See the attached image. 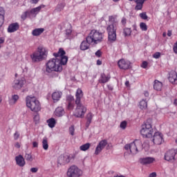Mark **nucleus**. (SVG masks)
Returning <instances> with one entry per match:
<instances>
[{
	"mask_svg": "<svg viewBox=\"0 0 177 177\" xmlns=\"http://www.w3.org/2000/svg\"><path fill=\"white\" fill-rule=\"evenodd\" d=\"M156 176H157V174L156 172H153L150 174L149 176V177H156Z\"/></svg>",
	"mask_w": 177,
	"mask_h": 177,
	"instance_id": "53",
	"label": "nucleus"
},
{
	"mask_svg": "<svg viewBox=\"0 0 177 177\" xmlns=\"http://www.w3.org/2000/svg\"><path fill=\"white\" fill-rule=\"evenodd\" d=\"M162 35H163V37H167V33L166 32H163Z\"/></svg>",
	"mask_w": 177,
	"mask_h": 177,
	"instance_id": "63",
	"label": "nucleus"
},
{
	"mask_svg": "<svg viewBox=\"0 0 177 177\" xmlns=\"http://www.w3.org/2000/svg\"><path fill=\"white\" fill-rule=\"evenodd\" d=\"M75 131V129H74V126H71L69 127V133L72 136H74V132Z\"/></svg>",
	"mask_w": 177,
	"mask_h": 177,
	"instance_id": "41",
	"label": "nucleus"
},
{
	"mask_svg": "<svg viewBox=\"0 0 177 177\" xmlns=\"http://www.w3.org/2000/svg\"><path fill=\"white\" fill-rule=\"evenodd\" d=\"M110 78H111L110 75H106L104 73H102L101 74L99 82L100 84H106V82H109V81H110Z\"/></svg>",
	"mask_w": 177,
	"mask_h": 177,
	"instance_id": "23",
	"label": "nucleus"
},
{
	"mask_svg": "<svg viewBox=\"0 0 177 177\" xmlns=\"http://www.w3.org/2000/svg\"><path fill=\"white\" fill-rule=\"evenodd\" d=\"M25 159L27 161H30L31 162L32 161V156H31V154H30V153H26L25 155Z\"/></svg>",
	"mask_w": 177,
	"mask_h": 177,
	"instance_id": "39",
	"label": "nucleus"
},
{
	"mask_svg": "<svg viewBox=\"0 0 177 177\" xmlns=\"http://www.w3.org/2000/svg\"><path fill=\"white\" fill-rule=\"evenodd\" d=\"M121 23L123 24V26H125V24H127V19L123 17L121 20Z\"/></svg>",
	"mask_w": 177,
	"mask_h": 177,
	"instance_id": "51",
	"label": "nucleus"
},
{
	"mask_svg": "<svg viewBox=\"0 0 177 177\" xmlns=\"http://www.w3.org/2000/svg\"><path fill=\"white\" fill-rule=\"evenodd\" d=\"M26 84V80L24 78L16 79L12 83V88L16 89L17 91L19 89H21L24 84Z\"/></svg>",
	"mask_w": 177,
	"mask_h": 177,
	"instance_id": "11",
	"label": "nucleus"
},
{
	"mask_svg": "<svg viewBox=\"0 0 177 177\" xmlns=\"http://www.w3.org/2000/svg\"><path fill=\"white\" fill-rule=\"evenodd\" d=\"M148 66V63L146 61H144L141 65V67H142V68H147Z\"/></svg>",
	"mask_w": 177,
	"mask_h": 177,
	"instance_id": "47",
	"label": "nucleus"
},
{
	"mask_svg": "<svg viewBox=\"0 0 177 177\" xmlns=\"http://www.w3.org/2000/svg\"><path fill=\"white\" fill-rule=\"evenodd\" d=\"M65 35L67 39H71L73 38V30H71V25H69V28L66 30Z\"/></svg>",
	"mask_w": 177,
	"mask_h": 177,
	"instance_id": "28",
	"label": "nucleus"
},
{
	"mask_svg": "<svg viewBox=\"0 0 177 177\" xmlns=\"http://www.w3.org/2000/svg\"><path fill=\"white\" fill-rule=\"evenodd\" d=\"M82 171L75 165L71 166L67 171V177H80Z\"/></svg>",
	"mask_w": 177,
	"mask_h": 177,
	"instance_id": "9",
	"label": "nucleus"
},
{
	"mask_svg": "<svg viewBox=\"0 0 177 177\" xmlns=\"http://www.w3.org/2000/svg\"><path fill=\"white\" fill-rule=\"evenodd\" d=\"M62 95H63V93H62L61 91H57L52 93L51 97L54 103H56V102H59V100L62 99Z\"/></svg>",
	"mask_w": 177,
	"mask_h": 177,
	"instance_id": "17",
	"label": "nucleus"
},
{
	"mask_svg": "<svg viewBox=\"0 0 177 177\" xmlns=\"http://www.w3.org/2000/svg\"><path fill=\"white\" fill-rule=\"evenodd\" d=\"M92 43H89L87 40V37L86 38V40H84L81 44H80V49L81 50H88L89 49V45H91Z\"/></svg>",
	"mask_w": 177,
	"mask_h": 177,
	"instance_id": "24",
	"label": "nucleus"
},
{
	"mask_svg": "<svg viewBox=\"0 0 177 177\" xmlns=\"http://www.w3.org/2000/svg\"><path fill=\"white\" fill-rule=\"evenodd\" d=\"M93 118V115L92 113H88L86 115V120H87L86 122V128H89L91 123L92 122V119Z\"/></svg>",
	"mask_w": 177,
	"mask_h": 177,
	"instance_id": "26",
	"label": "nucleus"
},
{
	"mask_svg": "<svg viewBox=\"0 0 177 177\" xmlns=\"http://www.w3.org/2000/svg\"><path fill=\"white\" fill-rule=\"evenodd\" d=\"M125 85H126V86H129V81H127L125 82Z\"/></svg>",
	"mask_w": 177,
	"mask_h": 177,
	"instance_id": "61",
	"label": "nucleus"
},
{
	"mask_svg": "<svg viewBox=\"0 0 177 177\" xmlns=\"http://www.w3.org/2000/svg\"><path fill=\"white\" fill-rule=\"evenodd\" d=\"M46 56V49L42 46H39L37 50L30 55V59L32 63H38L45 59Z\"/></svg>",
	"mask_w": 177,
	"mask_h": 177,
	"instance_id": "7",
	"label": "nucleus"
},
{
	"mask_svg": "<svg viewBox=\"0 0 177 177\" xmlns=\"http://www.w3.org/2000/svg\"><path fill=\"white\" fill-rule=\"evenodd\" d=\"M107 86H108V89L109 90V91H113V86H111V85H107Z\"/></svg>",
	"mask_w": 177,
	"mask_h": 177,
	"instance_id": "58",
	"label": "nucleus"
},
{
	"mask_svg": "<svg viewBox=\"0 0 177 177\" xmlns=\"http://www.w3.org/2000/svg\"><path fill=\"white\" fill-rule=\"evenodd\" d=\"M20 138V133L19 131H15L14 133V139L15 140H17Z\"/></svg>",
	"mask_w": 177,
	"mask_h": 177,
	"instance_id": "43",
	"label": "nucleus"
},
{
	"mask_svg": "<svg viewBox=\"0 0 177 177\" xmlns=\"http://www.w3.org/2000/svg\"><path fill=\"white\" fill-rule=\"evenodd\" d=\"M124 149L129 151V154L135 156V154H138L139 151L143 150V145L140 140H136L130 144H127L124 146Z\"/></svg>",
	"mask_w": 177,
	"mask_h": 177,
	"instance_id": "4",
	"label": "nucleus"
},
{
	"mask_svg": "<svg viewBox=\"0 0 177 177\" xmlns=\"http://www.w3.org/2000/svg\"><path fill=\"white\" fill-rule=\"evenodd\" d=\"M140 28L142 31H147V25H146V24L144 22H141L140 24Z\"/></svg>",
	"mask_w": 177,
	"mask_h": 177,
	"instance_id": "38",
	"label": "nucleus"
},
{
	"mask_svg": "<svg viewBox=\"0 0 177 177\" xmlns=\"http://www.w3.org/2000/svg\"><path fill=\"white\" fill-rule=\"evenodd\" d=\"M95 56H97V57H101L102 56V51L100 50H98L95 53Z\"/></svg>",
	"mask_w": 177,
	"mask_h": 177,
	"instance_id": "49",
	"label": "nucleus"
},
{
	"mask_svg": "<svg viewBox=\"0 0 177 177\" xmlns=\"http://www.w3.org/2000/svg\"><path fill=\"white\" fill-rule=\"evenodd\" d=\"M87 41L89 43L97 45V44H99L103 41V34L96 30H93L89 33L87 37Z\"/></svg>",
	"mask_w": 177,
	"mask_h": 177,
	"instance_id": "8",
	"label": "nucleus"
},
{
	"mask_svg": "<svg viewBox=\"0 0 177 177\" xmlns=\"http://www.w3.org/2000/svg\"><path fill=\"white\" fill-rule=\"evenodd\" d=\"M5 44V38L0 37V45Z\"/></svg>",
	"mask_w": 177,
	"mask_h": 177,
	"instance_id": "52",
	"label": "nucleus"
},
{
	"mask_svg": "<svg viewBox=\"0 0 177 177\" xmlns=\"http://www.w3.org/2000/svg\"><path fill=\"white\" fill-rule=\"evenodd\" d=\"M42 146L44 150H48V149H49V145H48V138L46 137L43 138Z\"/></svg>",
	"mask_w": 177,
	"mask_h": 177,
	"instance_id": "33",
	"label": "nucleus"
},
{
	"mask_svg": "<svg viewBox=\"0 0 177 177\" xmlns=\"http://www.w3.org/2000/svg\"><path fill=\"white\" fill-rule=\"evenodd\" d=\"M45 5H41L37 8H32L29 11L30 16H37L38 13L41 11V9H44Z\"/></svg>",
	"mask_w": 177,
	"mask_h": 177,
	"instance_id": "20",
	"label": "nucleus"
},
{
	"mask_svg": "<svg viewBox=\"0 0 177 177\" xmlns=\"http://www.w3.org/2000/svg\"><path fill=\"white\" fill-rule=\"evenodd\" d=\"M30 172H32V174H35L38 172V167H32L30 169Z\"/></svg>",
	"mask_w": 177,
	"mask_h": 177,
	"instance_id": "48",
	"label": "nucleus"
},
{
	"mask_svg": "<svg viewBox=\"0 0 177 177\" xmlns=\"http://www.w3.org/2000/svg\"><path fill=\"white\" fill-rule=\"evenodd\" d=\"M174 104H175L176 106H177V100H176H176H174Z\"/></svg>",
	"mask_w": 177,
	"mask_h": 177,
	"instance_id": "62",
	"label": "nucleus"
},
{
	"mask_svg": "<svg viewBox=\"0 0 177 177\" xmlns=\"http://www.w3.org/2000/svg\"><path fill=\"white\" fill-rule=\"evenodd\" d=\"M140 133L143 138H153L154 130L153 129V126L151 125V120H148L145 123L142 124Z\"/></svg>",
	"mask_w": 177,
	"mask_h": 177,
	"instance_id": "6",
	"label": "nucleus"
},
{
	"mask_svg": "<svg viewBox=\"0 0 177 177\" xmlns=\"http://www.w3.org/2000/svg\"><path fill=\"white\" fill-rule=\"evenodd\" d=\"M169 80L171 84H177V73L175 71L170 72Z\"/></svg>",
	"mask_w": 177,
	"mask_h": 177,
	"instance_id": "22",
	"label": "nucleus"
},
{
	"mask_svg": "<svg viewBox=\"0 0 177 177\" xmlns=\"http://www.w3.org/2000/svg\"><path fill=\"white\" fill-rule=\"evenodd\" d=\"M144 95H145V97H149V92L145 91Z\"/></svg>",
	"mask_w": 177,
	"mask_h": 177,
	"instance_id": "59",
	"label": "nucleus"
},
{
	"mask_svg": "<svg viewBox=\"0 0 177 177\" xmlns=\"http://www.w3.org/2000/svg\"><path fill=\"white\" fill-rule=\"evenodd\" d=\"M30 16H31L30 14V11H26L21 15V17L22 20H26L27 17H30Z\"/></svg>",
	"mask_w": 177,
	"mask_h": 177,
	"instance_id": "36",
	"label": "nucleus"
},
{
	"mask_svg": "<svg viewBox=\"0 0 177 177\" xmlns=\"http://www.w3.org/2000/svg\"><path fill=\"white\" fill-rule=\"evenodd\" d=\"M47 124L49 127V128H55L56 125V120L55 118H51L48 120H47Z\"/></svg>",
	"mask_w": 177,
	"mask_h": 177,
	"instance_id": "32",
	"label": "nucleus"
},
{
	"mask_svg": "<svg viewBox=\"0 0 177 177\" xmlns=\"http://www.w3.org/2000/svg\"><path fill=\"white\" fill-rule=\"evenodd\" d=\"M176 154H177L176 149L169 150L165 154V160H166V161H169L170 162H174L175 160V156H176Z\"/></svg>",
	"mask_w": 177,
	"mask_h": 177,
	"instance_id": "10",
	"label": "nucleus"
},
{
	"mask_svg": "<svg viewBox=\"0 0 177 177\" xmlns=\"http://www.w3.org/2000/svg\"><path fill=\"white\" fill-rule=\"evenodd\" d=\"M139 107L141 110H146L147 109V100L142 99L139 103Z\"/></svg>",
	"mask_w": 177,
	"mask_h": 177,
	"instance_id": "31",
	"label": "nucleus"
},
{
	"mask_svg": "<svg viewBox=\"0 0 177 177\" xmlns=\"http://www.w3.org/2000/svg\"><path fill=\"white\" fill-rule=\"evenodd\" d=\"M33 147H38V142H32Z\"/></svg>",
	"mask_w": 177,
	"mask_h": 177,
	"instance_id": "54",
	"label": "nucleus"
},
{
	"mask_svg": "<svg viewBox=\"0 0 177 177\" xmlns=\"http://www.w3.org/2000/svg\"><path fill=\"white\" fill-rule=\"evenodd\" d=\"M162 88V83H161L158 80H155L154 84H153V89H155V91H161Z\"/></svg>",
	"mask_w": 177,
	"mask_h": 177,
	"instance_id": "29",
	"label": "nucleus"
},
{
	"mask_svg": "<svg viewBox=\"0 0 177 177\" xmlns=\"http://www.w3.org/2000/svg\"><path fill=\"white\" fill-rule=\"evenodd\" d=\"M106 146H107V141L106 140H101L95 148V156H98V154H100V153H102V151L103 150V149H104V147H106Z\"/></svg>",
	"mask_w": 177,
	"mask_h": 177,
	"instance_id": "13",
	"label": "nucleus"
},
{
	"mask_svg": "<svg viewBox=\"0 0 177 177\" xmlns=\"http://www.w3.org/2000/svg\"><path fill=\"white\" fill-rule=\"evenodd\" d=\"M2 102V97L0 95V103Z\"/></svg>",
	"mask_w": 177,
	"mask_h": 177,
	"instance_id": "64",
	"label": "nucleus"
},
{
	"mask_svg": "<svg viewBox=\"0 0 177 177\" xmlns=\"http://www.w3.org/2000/svg\"><path fill=\"white\" fill-rule=\"evenodd\" d=\"M136 6L135 7L136 10H142L143 8V3L146 2V0H136Z\"/></svg>",
	"mask_w": 177,
	"mask_h": 177,
	"instance_id": "25",
	"label": "nucleus"
},
{
	"mask_svg": "<svg viewBox=\"0 0 177 177\" xmlns=\"http://www.w3.org/2000/svg\"><path fill=\"white\" fill-rule=\"evenodd\" d=\"M120 128H122V129H125V128H127V122L123 121L120 123Z\"/></svg>",
	"mask_w": 177,
	"mask_h": 177,
	"instance_id": "45",
	"label": "nucleus"
},
{
	"mask_svg": "<svg viewBox=\"0 0 177 177\" xmlns=\"http://www.w3.org/2000/svg\"><path fill=\"white\" fill-rule=\"evenodd\" d=\"M132 32V30L129 28H126L124 29V34L125 37H129Z\"/></svg>",
	"mask_w": 177,
	"mask_h": 177,
	"instance_id": "37",
	"label": "nucleus"
},
{
	"mask_svg": "<svg viewBox=\"0 0 177 177\" xmlns=\"http://www.w3.org/2000/svg\"><path fill=\"white\" fill-rule=\"evenodd\" d=\"M17 100H19V95H12V100H10V104H15V103H16Z\"/></svg>",
	"mask_w": 177,
	"mask_h": 177,
	"instance_id": "35",
	"label": "nucleus"
},
{
	"mask_svg": "<svg viewBox=\"0 0 177 177\" xmlns=\"http://www.w3.org/2000/svg\"><path fill=\"white\" fill-rule=\"evenodd\" d=\"M39 0H31L32 3H38Z\"/></svg>",
	"mask_w": 177,
	"mask_h": 177,
	"instance_id": "60",
	"label": "nucleus"
},
{
	"mask_svg": "<svg viewBox=\"0 0 177 177\" xmlns=\"http://www.w3.org/2000/svg\"><path fill=\"white\" fill-rule=\"evenodd\" d=\"M118 66L122 70H128V68H131V62L128 60L122 59L118 61Z\"/></svg>",
	"mask_w": 177,
	"mask_h": 177,
	"instance_id": "12",
	"label": "nucleus"
},
{
	"mask_svg": "<svg viewBox=\"0 0 177 177\" xmlns=\"http://www.w3.org/2000/svg\"><path fill=\"white\" fill-rule=\"evenodd\" d=\"M66 102H68V110L74 109V97L73 95H68L66 97Z\"/></svg>",
	"mask_w": 177,
	"mask_h": 177,
	"instance_id": "16",
	"label": "nucleus"
},
{
	"mask_svg": "<svg viewBox=\"0 0 177 177\" xmlns=\"http://www.w3.org/2000/svg\"><path fill=\"white\" fill-rule=\"evenodd\" d=\"M140 17L143 20H147L148 17L147 15H146V12H142L140 14Z\"/></svg>",
	"mask_w": 177,
	"mask_h": 177,
	"instance_id": "42",
	"label": "nucleus"
},
{
	"mask_svg": "<svg viewBox=\"0 0 177 177\" xmlns=\"http://www.w3.org/2000/svg\"><path fill=\"white\" fill-rule=\"evenodd\" d=\"M19 28H20V26L17 22L12 23L8 26V32H16Z\"/></svg>",
	"mask_w": 177,
	"mask_h": 177,
	"instance_id": "18",
	"label": "nucleus"
},
{
	"mask_svg": "<svg viewBox=\"0 0 177 177\" xmlns=\"http://www.w3.org/2000/svg\"><path fill=\"white\" fill-rule=\"evenodd\" d=\"M66 51L63 50V48H59L57 53H54L53 56L55 58L50 59L46 64L45 71L48 74H50V73L53 72H59L63 70V66L67 64V62H68V57L65 56Z\"/></svg>",
	"mask_w": 177,
	"mask_h": 177,
	"instance_id": "1",
	"label": "nucleus"
},
{
	"mask_svg": "<svg viewBox=\"0 0 177 177\" xmlns=\"http://www.w3.org/2000/svg\"><path fill=\"white\" fill-rule=\"evenodd\" d=\"M75 96V104L77 106L75 111V115L77 118H83L84 115H85V113H86V106L81 103V99L82 98V96H84L81 88H78L77 90Z\"/></svg>",
	"mask_w": 177,
	"mask_h": 177,
	"instance_id": "2",
	"label": "nucleus"
},
{
	"mask_svg": "<svg viewBox=\"0 0 177 177\" xmlns=\"http://www.w3.org/2000/svg\"><path fill=\"white\" fill-rule=\"evenodd\" d=\"M173 50L176 55H177V41L174 44Z\"/></svg>",
	"mask_w": 177,
	"mask_h": 177,
	"instance_id": "50",
	"label": "nucleus"
},
{
	"mask_svg": "<svg viewBox=\"0 0 177 177\" xmlns=\"http://www.w3.org/2000/svg\"><path fill=\"white\" fill-rule=\"evenodd\" d=\"M26 106L31 111L38 113L41 111V103L35 97L27 96L26 98Z\"/></svg>",
	"mask_w": 177,
	"mask_h": 177,
	"instance_id": "5",
	"label": "nucleus"
},
{
	"mask_svg": "<svg viewBox=\"0 0 177 177\" xmlns=\"http://www.w3.org/2000/svg\"><path fill=\"white\" fill-rule=\"evenodd\" d=\"M109 23L110 24L106 28L108 41L113 44L117 41V26H118V24L115 21L113 17H109Z\"/></svg>",
	"mask_w": 177,
	"mask_h": 177,
	"instance_id": "3",
	"label": "nucleus"
},
{
	"mask_svg": "<svg viewBox=\"0 0 177 177\" xmlns=\"http://www.w3.org/2000/svg\"><path fill=\"white\" fill-rule=\"evenodd\" d=\"M33 120L35 124H38V122H39V115L38 113L35 115L33 117Z\"/></svg>",
	"mask_w": 177,
	"mask_h": 177,
	"instance_id": "40",
	"label": "nucleus"
},
{
	"mask_svg": "<svg viewBox=\"0 0 177 177\" xmlns=\"http://www.w3.org/2000/svg\"><path fill=\"white\" fill-rule=\"evenodd\" d=\"M91 147V144L90 143H86L82 146H80V150L82 151H86L89 148Z\"/></svg>",
	"mask_w": 177,
	"mask_h": 177,
	"instance_id": "34",
	"label": "nucleus"
},
{
	"mask_svg": "<svg viewBox=\"0 0 177 177\" xmlns=\"http://www.w3.org/2000/svg\"><path fill=\"white\" fill-rule=\"evenodd\" d=\"M156 161V159L153 157H146L140 158V162L142 165H149V164H153Z\"/></svg>",
	"mask_w": 177,
	"mask_h": 177,
	"instance_id": "15",
	"label": "nucleus"
},
{
	"mask_svg": "<svg viewBox=\"0 0 177 177\" xmlns=\"http://www.w3.org/2000/svg\"><path fill=\"white\" fill-rule=\"evenodd\" d=\"M70 162V156L68 155H61L58 158V164H68Z\"/></svg>",
	"mask_w": 177,
	"mask_h": 177,
	"instance_id": "19",
	"label": "nucleus"
},
{
	"mask_svg": "<svg viewBox=\"0 0 177 177\" xmlns=\"http://www.w3.org/2000/svg\"><path fill=\"white\" fill-rule=\"evenodd\" d=\"M154 145H161L162 143V134L160 132H155L152 138Z\"/></svg>",
	"mask_w": 177,
	"mask_h": 177,
	"instance_id": "14",
	"label": "nucleus"
},
{
	"mask_svg": "<svg viewBox=\"0 0 177 177\" xmlns=\"http://www.w3.org/2000/svg\"><path fill=\"white\" fill-rule=\"evenodd\" d=\"M97 66H102V61H100V59L97 60Z\"/></svg>",
	"mask_w": 177,
	"mask_h": 177,
	"instance_id": "56",
	"label": "nucleus"
},
{
	"mask_svg": "<svg viewBox=\"0 0 177 177\" xmlns=\"http://www.w3.org/2000/svg\"><path fill=\"white\" fill-rule=\"evenodd\" d=\"M65 5L64 3H61V4H59L57 7V10L60 12V10H62L63 9V8H64Z\"/></svg>",
	"mask_w": 177,
	"mask_h": 177,
	"instance_id": "44",
	"label": "nucleus"
},
{
	"mask_svg": "<svg viewBox=\"0 0 177 177\" xmlns=\"http://www.w3.org/2000/svg\"><path fill=\"white\" fill-rule=\"evenodd\" d=\"M15 160L17 165H19V167H24V165H26V161L24 160V158L21 155L16 156Z\"/></svg>",
	"mask_w": 177,
	"mask_h": 177,
	"instance_id": "21",
	"label": "nucleus"
},
{
	"mask_svg": "<svg viewBox=\"0 0 177 177\" xmlns=\"http://www.w3.org/2000/svg\"><path fill=\"white\" fill-rule=\"evenodd\" d=\"M44 31H45V29L42 28H35L32 31V35H33V37H38L41 35Z\"/></svg>",
	"mask_w": 177,
	"mask_h": 177,
	"instance_id": "27",
	"label": "nucleus"
},
{
	"mask_svg": "<svg viewBox=\"0 0 177 177\" xmlns=\"http://www.w3.org/2000/svg\"><path fill=\"white\" fill-rule=\"evenodd\" d=\"M160 56H161V53L157 52V53H155L153 55V57L154 59H160Z\"/></svg>",
	"mask_w": 177,
	"mask_h": 177,
	"instance_id": "46",
	"label": "nucleus"
},
{
	"mask_svg": "<svg viewBox=\"0 0 177 177\" xmlns=\"http://www.w3.org/2000/svg\"><path fill=\"white\" fill-rule=\"evenodd\" d=\"M55 114L57 117H62L64 115V109L62 107H58L55 109Z\"/></svg>",
	"mask_w": 177,
	"mask_h": 177,
	"instance_id": "30",
	"label": "nucleus"
},
{
	"mask_svg": "<svg viewBox=\"0 0 177 177\" xmlns=\"http://www.w3.org/2000/svg\"><path fill=\"white\" fill-rule=\"evenodd\" d=\"M167 35L168 37H171L172 35V30H168Z\"/></svg>",
	"mask_w": 177,
	"mask_h": 177,
	"instance_id": "57",
	"label": "nucleus"
},
{
	"mask_svg": "<svg viewBox=\"0 0 177 177\" xmlns=\"http://www.w3.org/2000/svg\"><path fill=\"white\" fill-rule=\"evenodd\" d=\"M15 147L17 149H20V144L19 142H16L15 145Z\"/></svg>",
	"mask_w": 177,
	"mask_h": 177,
	"instance_id": "55",
	"label": "nucleus"
}]
</instances>
